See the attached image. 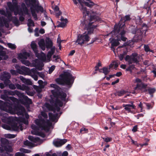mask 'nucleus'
Returning <instances> with one entry per match:
<instances>
[{
	"label": "nucleus",
	"instance_id": "f257e3e1",
	"mask_svg": "<svg viewBox=\"0 0 156 156\" xmlns=\"http://www.w3.org/2000/svg\"><path fill=\"white\" fill-rule=\"evenodd\" d=\"M50 87L54 89L51 90L52 94L51 95V99H50L51 105L46 103L42 108L44 111L51 110L53 112V114L51 113L49 114V118L51 121L56 122L60 115L59 113L60 107L63 105L62 102L59 100V99L62 101H65L66 94L63 92L60 91L59 87L56 84H51Z\"/></svg>",
	"mask_w": 156,
	"mask_h": 156
},
{
	"label": "nucleus",
	"instance_id": "f03ea898",
	"mask_svg": "<svg viewBox=\"0 0 156 156\" xmlns=\"http://www.w3.org/2000/svg\"><path fill=\"white\" fill-rule=\"evenodd\" d=\"M90 14V19H84L82 23L84 27L86 29L87 31L82 34H78L76 41L77 44L82 46L88 43L90 39L89 34L93 32L94 29L96 27L92 24L98 21L99 19L98 15L96 13V12L92 11H91Z\"/></svg>",
	"mask_w": 156,
	"mask_h": 156
},
{
	"label": "nucleus",
	"instance_id": "7ed1b4c3",
	"mask_svg": "<svg viewBox=\"0 0 156 156\" xmlns=\"http://www.w3.org/2000/svg\"><path fill=\"white\" fill-rule=\"evenodd\" d=\"M41 114L44 119L41 118L35 120V123L37 126L34 124H32L31 128L33 130L31 131V133L33 134L39 135L44 137V135L43 133H40L39 129H41V130H48L52 126V123L50 121L46 119L48 118V115L45 112H42Z\"/></svg>",
	"mask_w": 156,
	"mask_h": 156
},
{
	"label": "nucleus",
	"instance_id": "20e7f679",
	"mask_svg": "<svg viewBox=\"0 0 156 156\" xmlns=\"http://www.w3.org/2000/svg\"><path fill=\"white\" fill-rule=\"evenodd\" d=\"M17 110L14 113L16 112H18V114L22 115L23 117L22 118L20 117L19 120L21 122L16 123L14 122L12 123L11 126H9L7 124H3L2 125V127L7 130H13L15 131H18L20 129L21 130H23L22 123H23L26 124H28V122L27 119L29 118V115L26 113L24 108L22 106L17 107Z\"/></svg>",
	"mask_w": 156,
	"mask_h": 156
},
{
	"label": "nucleus",
	"instance_id": "39448f33",
	"mask_svg": "<svg viewBox=\"0 0 156 156\" xmlns=\"http://www.w3.org/2000/svg\"><path fill=\"white\" fill-rule=\"evenodd\" d=\"M121 25L122 24H120V22L118 25L115 24L114 27V30L111 32L112 35L113 34L117 35L118 34V35L116 36V39H112L111 40V42L112 43L111 46H112L116 47L119 44V41L122 40L125 41L127 40V38L124 36L126 33L125 31L124 30L125 24H123L122 26Z\"/></svg>",
	"mask_w": 156,
	"mask_h": 156
},
{
	"label": "nucleus",
	"instance_id": "423d86ee",
	"mask_svg": "<svg viewBox=\"0 0 156 156\" xmlns=\"http://www.w3.org/2000/svg\"><path fill=\"white\" fill-rule=\"evenodd\" d=\"M7 5L10 12L6 9V12L3 10H0V14L4 15L7 17L8 19H11L12 17V12H14V15H17L18 14L19 15L22 14L23 12L21 10H19V6L18 5L16 2L12 3L11 2H8Z\"/></svg>",
	"mask_w": 156,
	"mask_h": 156
},
{
	"label": "nucleus",
	"instance_id": "0eeeda50",
	"mask_svg": "<svg viewBox=\"0 0 156 156\" xmlns=\"http://www.w3.org/2000/svg\"><path fill=\"white\" fill-rule=\"evenodd\" d=\"M74 79L72 75L67 72H64L60 75L59 78L55 80V81L58 84L70 85L73 82Z\"/></svg>",
	"mask_w": 156,
	"mask_h": 156
},
{
	"label": "nucleus",
	"instance_id": "6e6552de",
	"mask_svg": "<svg viewBox=\"0 0 156 156\" xmlns=\"http://www.w3.org/2000/svg\"><path fill=\"white\" fill-rule=\"evenodd\" d=\"M16 105L8 102H4L0 100V109L11 114H14L17 110Z\"/></svg>",
	"mask_w": 156,
	"mask_h": 156
},
{
	"label": "nucleus",
	"instance_id": "1a4fd4ad",
	"mask_svg": "<svg viewBox=\"0 0 156 156\" xmlns=\"http://www.w3.org/2000/svg\"><path fill=\"white\" fill-rule=\"evenodd\" d=\"M31 2L34 4H35V5H32L30 9L32 16L35 20H37V16L36 12L38 13L40 11L43 12H44V9L42 6L39 5L40 3L38 0H31Z\"/></svg>",
	"mask_w": 156,
	"mask_h": 156
},
{
	"label": "nucleus",
	"instance_id": "9d476101",
	"mask_svg": "<svg viewBox=\"0 0 156 156\" xmlns=\"http://www.w3.org/2000/svg\"><path fill=\"white\" fill-rule=\"evenodd\" d=\"M78 1L80 5V9L83 13V17H85L86 18V17H88L89 12L87 10L86 8L83 6V4H84L86 6L89 7H91L94 5V3L91 1L87 2H85L84 0H78Z\"/></svg>",
	"mask_w": 156,
	"mask_h": 156
},
{
	"label": "nucleus",
	"instance_id": "9b49d317",
	"mask_svg": "<svg viewBox=\"0 0 156 156\" xmlns=\"http://www.w3.org/2000/svg\"><path fill=\"white\" fill-rule=\"evenodd\" d=\"M35 68H33L31 70L24 66H22L19 69H17V72L20 74L27 75L31 76L34 80L37 81V79L36 76L33 75L34 72H35Z\"/></svg>",
	"mask_w": 156,
	"mask_h": 156
},
{
	"label": "nucleus",
	"instance_id": "f8f14e48",
	"mask_svg": "<svg viewBox=\"0 0 156 156\" xmlns=\"http://www.w3.org/2000/svg\"><path fill=\"white\" fill-rule=\"evenodd\" d=\"M141 58L142 57L140 55L134 53L130 55H127L125 58V60L129 64L133 63L137 64Z\"/></svg>",
	"mask_w": 156,
	"mask_h": 156
},
{
	"label": "nucleus",
	"instance_id": "ddd939ff",
	"mask_svg": "<svg viewBox=\"0 0 156 156\" xmlns=\"http://www.w3.org/2000/svg\"><path fill=\"white\" fill-rule=\"evenodd\" d=\"M44 64L42 62L40 61L39 59H36L35 60L34 63V66L35 67L36 69L35 68V72H34V75L36 76L37 80H38V77L37 75H38L40 77L42 78H43L44 77V74L42 73H40L38 72L37 69L41 70L42 69V67L43 66Z\"/></svg>",
	"mask_w": 156,
	"mask_h": 156
},
{
	"label": "nucleus",
	"instance_id": "4468645a",
	"mask_svg": "<svg viewBox=\"0 0 156 156\" xmlns=\"http://www.w3.org/2000/svg\"><path fill=\"white\" fill-rule=\"evenodd\" d=\"M11 19H5L2 17L1 18L0 17V26H2L4 25L7 27L8 28L9 27V23L10 21H12L13 23L17 26L20 25L19 22L17 18L16 17H12Z\"/></svg>",
	"mask_w": 156,
	"mask_h": 156
},
{
	"label": "nucleus",
	"instance_id": "2eb2a0df",
	"mask_svg": "<svg viewBox=\"0 0 156 156\" xmlns=\"http://www.w3.org/2000/svg\"><path fill=\"white\" fill-rule=\"evenodd\" d=\"M50 48H51V50L48 53L47 56V58H46L45 54L42 52H41L40 59L43 62H49L52 55L54 53L55 50V47L52 46Z\"/></svg>",
	"mask_w": 156,
	"mask_h": 156
},
{
	"label": "nucleus",
	"instance_id": "dca6fc26",
	"mask_svg": "<svg viewBox=\"0 0 156 156\" xmlns=\"http://www.w3.org/2000/svg\"><path fill=\"white\" fill-rule=\"evenodd\" d=\"M30 56V55L29 53L24 52L22 53L19 54L18 56V58L19 59H21V62L23 64L26 66H29L30 65V63L29 61L26 60V59Z\"/></svg>",
	"mask_w": 156,
	"mask_h": 156
},
{
	"label": "nucleus",
	"instance_id": "f3484780",
	"mask_svg": "<svg viewBox=\"0 0 156 156\" xmlns=\"http://www.w3.org/2000/svg\"><path fill=\"white\" fill-rule=\"evenodd\" d=\"M17 95L19 97L20 100L21 101L24 100L25 102H23V104H25L27 103V104L29 105L32 103V102L31 99L28 98V97L24 95V93H18Z\"/></svg>",
	"mask_w": 156,
	"mask_h": 156
},
{
	"label": "nucleus",
	"instance_id": "a211bd4d",
	"mask_svg": "<svg viewBox=\"0 0 156 156\" xmlns=\"http://www.w3.org/2000/svg\"><path fill=\"white\" fill-rule=\"evenodd\" d=\"M11 77L10 74L6 72H4L1 75L0 79L4 81L5 84H8L11 83L9 79Z\"/></svg>",
	"mask_w": 156,
	"mask_h": 156
},
{
	"label": "nucleus",
	"instance_id": "6ab92c4d",
	"mask_svg": "<svg viewBox=\"0 0 156 156\" xmlns=\"http://www.w3.org/2000/svg\"><path fill=\"white\" fill-rule=\"evenodd\" d=\"M147 30V26L144 24L142 27V28L137 30L136 32V34L138 37V39L140 40L141 38V36H145L146 31Z\"/></svg>",
	"mask_w": 156,
	"mask_h": 156
},
{
	"label": "nucleus",
	"instance_id": "aec40b11",
	"mask_svg": "<svg viewBox=\"0 0 156 156\" xmlns=\"http://www.w3.org/2000/svg\"><path fill=\"white\" fill-rule=\"evenodd\" d=\"M1 115L2 116V120L3 122L10 124L13 122V118L12 116H8V114L6 113L2 112Z\"/></svg>",
	"mask_w": 156,
	"mask_h": 156
},
{
	"label": "nucleus",
	"instance_id": "412c9836",
	"mask_svg": "<svg viewBox=\"0 0 156 156\" xmlns=\"http://www.w3.org/2000/svg\"><path fill=\"white\" fill-rule=\"evenodd\" d=\"M1 98L5 101H9L10 99L15 103H17L19 102L18 99L16 98L13 97H9L8 96L7 94H4L1 95Z\"/></svg>",
	"mask_w": 156,
	"mask_h": 156
},
{
	"label": "nucleus",
	"instance_id": "4be33fe9",
	"mask_svg": "<svg viewBox=\"0 0 156 156\" xmlns=\"http://www.w3.org/2000/svg\"><path fill=\"white\" fill-rule=\"evenodd\" d=\"M67 141V140L66 139L62 140L57 139L53 141V143L55 146L59 147L65 144Z\"/></svg>",
	"mask_w": 156,
	"mask_h": 156
},
{
	"label": "nucleus",
	"instance_id": "5701e85b",
	"mask_svg": "<svg viewBox=\"0 0 156 156\" xmlns=\"http://www.w3.org/2000/svg\"><path fill=\"white\" fill-rule=\"evenodd\" d=\"M131 104H123L122 106L123 107H124V109L126 111H127L128 112H132L131 111V109H135V106L133 104L132 102H131Z\"/></svg>",
	"mask_w": 156,
	"mask_h": 156
},
{
	"label": "nucleus",
	"instance_id": "b1692460",
	"mask_svg": "<svg viewBox=\"0 0 156 156\" xmlns=\"http://www.w3.org/2000/svg\"><path fill=\"white\" fill-rule=\"evenodd\" d=\"M31 46L34 52L35 55L38 58H40L41 55L37 53V45L34 41H32L31 43Z\"/></svg>",
	"mask_w": 156,
	"mask_h": 156
},
{
	"label": "nucleus",
	"instance_id": "393cba45",
	"mask_svg": "<svg viewBox=\"0 0 156 156\" xmlns=\"http://www.w3.org/2000/svg\"><path fill=\"white\" fill-rule=\"evenodd\" d=\"M20 78L23 83L26 84L32 85V81L29 79H26L22 76H20Z\"/></svg>",
	"mask_w": 156,
	"mask_h": 156
},
{
	"label": "nucleus",
	"instance_id": "a878e982",
	"mask_svg": "<svg viewBox=\"0 0 156 156\" xmlns=\"http://www.w3.org/2000/svg\"><path fill=\"white\" fill-rule=\"evenodd\" d=\"M16 88L19 90H27L29 89V87L26 86L24 84H23L22 85L17 83L16 84Z\"/></svg>",
	"mask_w": 156,
	"mask_h": 156
},
{
	"label": "nucleus",
	"instance_id": "bb28decb",
	"mask_svg": "<svg viewBox=\"0 0 156 156\" xmlns=\"http://www.w3.org/2000/svg\"><path fill=\"white\" fill-rule=\"evenodd\" d=\"M3 91L4 94H7L8 95L14 96L16 94L17 95V94L18 93H20L17 90L12 91L11 90H4Z\"/></svg>",
	"mask_w": 156,
	"mask_h": 156
},
{
	"label": "nucleus",
	"instance_id": "cd10ccee",
	"mask_svg": "<svg viewBox=\"0 0 156 156\" xmlns=\"http://www.w3.org/2000/svg\"><path fill=\"white\" fill-rule=\"evenodd\" d=\"M1 142V146L5 147L9 144V141L5 138H1L0 140Z\"/></svg>",
	"mask_w": 156,
	"mask_h": 156
},
{
	"label": "nucleus",
	"instance_id": "c85d7f7f",
	"mask_svg": "<svg viewBox=\"0 0 156 156\" xmlns=\"http://www.w3.org/2000/svg\"><path fill=\"white\" fill-rule=\"evenodd\" d=\"M61 22L59 23L57 26L58 27H63L66 25L67 22V20L66 19H64L62 17H61Z\"/></svg>",
	"mask_w": 156,
	"mask_h": 156
},
{
	"label": "nucleus",
	"instance_id": "c756f323",
	"mask_svg": "<svg viewBox=\"0 0 156 156\" xmlns=\"http://www.w3.org/2000/svg\"><path fill=\"white\" fill-rule=\"evenodd\" d=\"M38 44L40 48L43 50H44L45 49V44L44 41L42 39L38 42Z\"/></svg>",
	"mask_w": 156,
	"mask_h": 156
},
{
	"label": "nucleus",
	"instance_id": "7c9ffc66",
	"mask_svg": "<svg viewBox=\"0 0 156 156\" xmlns=\"http://www.w3.org/2000/svg\"><path fill=\"white\" fill-rule=\"evenodd\" d=\"M113 64H111L109 66V68L104 67L102 69L103 73L105 75L107 74L110 72V69L113 66Z\"/></svg>",
	"mask_w": 156,
	"mask_h": 156
},
{
	"label": "nucleus",
	"instance_id": "2f4dec72",
	"mask_svg": "<svg viewBox=\"0 0 156 156\" xmlns=\"http://www.w3.org/2000/svg\"><path fill=\"white\" fill-rule=\"evenodd\" d=\"M45 45L47 48H49L52 47V44L51 41L49 39H47L45 41Z\"/></svg>",
	"mask_w": 156,
	"mask_h": 156
},
{
	"label": "nucleus",
	"instance_id": "473e14b6",
	"mask_svg": "<svg viewBox=\"0 0 156 156\" xmlns=\"http://www.w3.org/2000/svg\"><path fill=\"white\" fill-rule=\"evenodd\" d=\"M54 10L55 12L56 16L58 17L62 14V12L59 11V7L57 6H55V7Z\"/></svg>",
	"mask_w": 156,
	"mask_h": 156
},
{
	"label": "nucleus",
	"instance_id": "72a5a7b5",
	"mask_svg": "<svg viewBox=\"0 0 156 156\" xmlns=\"http://www.w3.org/2000/svg\"><path fill=\"white\" fill-rule=\"evenodd\" d=\"M52 61L55 62H59L61 61L59 56L58 55H54L53 56Z\"/></svg>",
	"mask_w": 156,
	"mask_h": 156
},
{
	"label": "nucleus",
	"instance_id": "f704fd0d",
	"mask_svg": "<svg viewBox=\"0 0 156 156\" xmlns=\"http://www.w3.org/2000/svg\"><path fill=\"white\" fill-rule=\"evenodd\" d=\"M21 8H22L23 11L25 14L27 15L29 14L28 10L24 3H22L21 5Z\"/></svg>",
	"mask_w": 156,
	"mask_h": 156
},
{
	"label": "nucleus",
	"instance_id": "c9c22d12",
	"mask_svg": "<svg viewBox=\"0 0 156 156\" xmlns=\"http://www.w3.org/2000/svg\"><path fill=\"white\" fill-rule=\"evenodd\" d=\"M147 85L144 84V83H141L140 84H137L136 85V87H135V89H136L137 88H139L141 89L142 88L145 89L147 87Z\"/></svg>",
	"mask_w": 156,
	"mask_h": 156
},
{
	"label": "nucleus",
	"instance_id": "e433bc0d",
	"mask_svg": "<svg viewBox=\"0 0 156 156\" xmlns=\"http://www.w3.org/2000/svg\"><path fill=\"white\" fill-rule=\"evenodd\" d=\"M24 144L26 146H28L29 148H31L33 147V144L27 140L24 142Z\"/></svg>",
	"mask_w": 156,
	"mask_h": 156
},
{
	"label": "nucleus",
	"instance_id": "4c0bfd02",
	"mask_svg": "<svg viewBox=\"0 0 156 156\" xmlns=\"http://www.w3.org/2000/svg\"><path fill=\"white\" fill-rule=\"evenodd\" d=\"M16 136V135L12 134H4V136L8 138H15Z\"/></svg>",
	"mask_w": 156,
	"mask_h": 156
},
{
	"label": "nucleus",
	"instance_id": "58836bf2",
	"mask_svg": "<svg viewBox=\"0 0 156 156\" xmlns=\"http://www.w3.org/2000/svg\"><path fill=\"white\" fill-rule=\"evenodd\" d=\"M4 150L8 152H11L12 151V147L9 145L4 147Z\"/></svg>",
	"mask_w": 156,
	"mask_h": 156
},
{
	"label": "nucleus",
	"instance_id": "ea45409f",
	"mask_svg": "<svg viewBox=\"0 0 156 156\" xmlns=\"http://www.w3.org/2000/svg\"><path fill=\"white\" fill-rule=\"evenodd\" d=\"M28 23L27 24V25L29 27L34 26V23L33 21L31 19H29L28 20Z\"/></svg>",
	"mask_w": 156,
	"mask_h": 156
},
{
	"label": "nucleus",
	"instance_id": "a19ab883",
	"mask_svg": "<svg viewBox=\"0 0 156 156\" xmlns=\"http://www.w3.org/2000/svg\"><path fill=\"white\" fill-rule=\"evenodd\" d=\"M7 45L8 47L12 49H15L16 48V46L14 44L11 43H8Z\"/></svg>",
	"mask_w": 156,
	"mask_h": 156
},
{
	"label": "nucleus",
	"instance_id": "79ce46f5",
	"mask_svg": "<svg viewBox=\"0 0 156 156\" xmlns=\"http://www.w3.org/2000/svg\"><path fill=\"white\" fill-rule=\"evenodd\" d=\"M28 138L29 140L34 142H36L38 140V137L34 138L32 136H29Z\"/></svg>",
	"mask_w": 156,
	"mask_h": 156
},
{
	"label": "nucleus",
	"instance_id": "37998d69",
	"mask_svg": "<svg viewBox=\"0 0 156 156\" xmlns=\"http://www.w3.org/2000/svg\"><path fill=\"white\" fill-rule=\"evenodd\" d=\"M6 85H8L10 89L12 90H14L16 89V84L14 85L12 83H9L8 84H5Z\"/></svg>",
	"mask_w": 156,
	"mask_h": 156
},
{
	"label": "nucleus",
	"instance_id": "c03bdc74",
	"mask_svg": "<svg viewBox=\"0 0 156 156\" xmlns=\"http://www.w3.org/2000/svg\"><path fill=\"white\" fill-rule=\"evenodd\" d=\"M148 91L149 94H150L151 95V96L152 97L153 96V95H152V94L155 92V90L154 88H149L148 89Z\"/></svg>",
	"mask_w": 156,
	"mask_h": 156
},
{
	"label": "nucleus",
	"instance_id": "a18cd8bd",
	"mask_svg": "<svg viewBox=\"0 0 156 156\" xmlns=\"http://www.w3.org/2000/svg\"><path fill=\"white\" fill-rule=\"evenodd\" d=\"M126 93L125 91L122 90L119 91H118L116 93V95L119 96H121Z\"/></svg>",
	"mask_w": 156,
	"mask_h": 156
},
{
	"label": "nucleus",
	"instance_id": "49530a36",
	"mask_svg": "<svg viewBox=\"0 0 156 156\" xmlns=\"http://www.w3.org/2000/svg\"><path fill=\"white\" fill-rule=\"evenodd\" d=\"M144 50L146 52L150 51L153 53V51L152 50H151L149 48V46L147 45H145L144 46Z\"/></svg>",
	"mask_w": 156,
	"mask_h": 156
},
{
	"label": "nucleus",
	"instance_id": "de8ad7c7",
	"mask_svg": "<svg viewBox=\"0 0 156 156\" xmlns=\"http://www.w3.org/2000/svg\"><path fill=\"white\" fill-rule=\"evenodd\" d=\"M55 66H52L49 69L48 72L49 74H51L55 69Z\"/></svg>",
	"mask_w": 156,
	"mask_h": 156
},
{
	"label": "nucleus",
	"instance_id": "09e8293b",
	"mask_svg": "<svg viewBox=\"0 0 156 156\" xmlns=\"http://www.w3.org/2000/svg\"><path fill=\"white\" fill-rule=\"evenodd\" d=\"M33 87L38 93H40L41 92V89L37 86L34 85H33Z\"/></svg>",
	"mask_w": 156,
	"mask_h": 156
},
{
	"label": "nucleus",
	"instance_id": "8fccbe9b",
	"mask_svg": "<svg viewBox=\"0 0 156 156\" xmlns=\"http://www.w3.org/2000/svg\"><path fill=\"white\" fill-rule=\"evenodd\" d=\"M20 150L21 151L25 153H29L30 152V150L24 148H21L20 149Z\"/></svg>",
	"mask_w": 156,
	"mask_h": 156
},
{
	"label": "nucleus",
	"instance_id": "3c124183",
	"mask_svg": "<svg viewBox=\"0 0 156 156\" xmlns=\"http://www.w3.org/2000/svg\"><path fill=\"white\" fill-rule=\"evenodd\" d=\"M20 150L21 151L25 153H29L30 152V150L24 148H21L20 149Z\"/></svg>",
	"mask_w": 156,
	"mask_h": 156
},
{
	"label": "nucleus",
	"instance_id": "603ef678",
	"mask_svg": "<svg viewBox=\"0 0 156 156\" xmlns=\"http://www.w3.org/2000/svg\"><path fill=\"white\" fill-rule=\"evenodd\" d=\"M130 16L129 15L125 16L123 18V20H124L125 21H129L130 20Z\"/></svg>",
	"mask_w": 156,
	"mask_h": 156
},
{
	"label": "nucleus",
	"instance_id": "864d4df0",
	"mask_svg": "<svg viewBox=\"0 0 156 156\" xmlns=\"http://www.w3.org/2000/svg\"><path fill=\"white\" fill-rule=\"evenodd\" d=\"M30 90V88L29 87V89L27 90H26V94L30 96H33L34 95V93L32 92L29 91Z\"/></svg>",
	"mask_w": 156,
	"mask_h": 156
},
{
	"label": "nucleus",
	"instance_id": "5fc2aeb1",
	"mask_svg": "<svg viewBox=\"0 0 156 156\" xmlns=\"http://www.w3.org/2000/svg\"><path fill=\"white\" fill-rule=\"evenodd\" d=\"M88 130L87 129H86L84 128H82L80 130V132L81 133H85L87 132Z\"/></svg>",
	"mask_w": 156,
	"mask_h": 156
},
{
	"label": "nucleus",
	"instance_id": "6e6d98bb",
	"mask_svg": "<svg viewBox=\"0 0 156 156\" xmlns=\"http://www.w3.org/2000/svg\"><path fill=\"white\" fill-rule=\"evenodd\" d=\"M103 139L106 142H110L112 140V138L109 137H107L103 138Z\"/></svg>",
	"mask_w": 156,
	"mask_h": 156
},
{
	"label": "nucleus",
	"instance_id": "4d7b16f0",
	"mask_svg": "<svg viewBox=\"0 0 156 156\" xmlns=\"http://www.w3.org/2000/svg\"><path fill=\"white\" fill-rule=\"evenodd\" d=\"M15 156H24L25 155L23 153L18 152L15 154Z\"/></svg>",
	"mask_w": 156,
	"mask_h": 156
},
{
	"label": "nucleus",
	"instance_id": "13d9d810",
	"mask_svg": "<svg viewBox=\"0 0 156 156\" xmlns=\"http://www.w3.org/2000/svg\"><path fill=\"white\" fill-rule=\"evenodd\" d=\"M134 43V42L133 41H129L127 45L132 47Z\"/></svg>",
	"mask_w": 156,
	"mask_h": 156
},
{
	"label": "nucleus",
	"instance_id": "bf43d9fd",
	"mask_svg": "<svg viewBox=\"0 0 156 156\" xmlns=\"http://www.w3.org/2000/svg\"><path fill=\"white\" fill-rule=\"evenodd\" d=\"M10 72L12 75H16L17 72L15 70L11 69L10 70Z\"/></svg>",
	"mask_w": 156,
	"mask_h": 156
},
{
	"label": "nucleus",
	"instance_id": "052dcab7",
	"mask_svg": "<svg viewBox=\"0 0 156 156\" xmlns=\"http://www.w3.org/2000/svg\"><path fill=\"white\" fill-rule=\"evenodd\" d=\"M136 23L139 24L141 23V20L140 18V17H138V18L136 20Z\"/></svg>",
	"mask_w": 156,
	"mask_h": 156
},
{
	"label": "nucleus",
	"instance_id": "680f3d73",
	"mask_svg": "<svg viewBox=\"0 0 156 156\" xmlns=\"http://www.w3.org/2000/svg\"><path fill=\"white\" fill-rule=\"evenodd\" d=\"M124 55L123 54H120L119 55V58L120 60H122L124 58Z\"/></svg>",
	"mask_w": 156,
	"mask_h": 156
},
{
	"label": "nucleus",
	"instance_id": "e2e57ef3",
	"mask_svg": "<svg viewBox=\"0 0 156 156\" xmlns=\"http://www.w3.org/2000/svg\"><path fill=\"white\" fill-rule=\"evenodd\" d=\"M144 64L145 65L147 66H149L150 64V63L149 62V61L148 60H145L144 62Z\"/></svg>",
	"mask_w": 156,
	"mask_h": 156
},
{
	"label": "nucleus",
	"instance_id": "0e129e2a",
	"mask_svg": "<svg viewBox=\"0 0 156 156\" xmlns=\"http://www.w3.org/2000/svg\"><path fill=\"white\" fill-rule=\"evenodd\" d=\"M138 107H139L140 108H141L140 109V110H141L140 111L141 112H143V105H142V104L141 102H140L139 105H138Z\"/></svg>",
	"mask_w": 156,
	"mask_h": 156
},
{
	"label": "nucleus",
	"instance_id": "69168bd1",
	"mask_svg": "<svg viewBox=\"0 0 156 156\" xmlns=\"http://www.w3.org/2000/svg\"><path fill=\"white\" fill-rule=\"evenodd\" d=\"M132 130L133 132H135L137 130V126H134Z\"/></svg>",
	"mask_w": 156,
	"mask_h": 156
},
{
	"label": "nucleus",
	"instance_id": "338daca9",
	"mask_svg": "<svg viewBox=\"0 0 156 156\" xmlns=\"http://www.w3.org/2000/svg\"><path fill=\"white\" fill-rule=\"evenodd\" d=\"M68 155V153L66 151H64L62 154V156H67Z\"/></svg>",
	"mask_w": 156,
	"mask_h": 156
},
{
	"label": "nucleus",
	"instance_id": "774afa93",
	"mask_svg": "<svg viewBox=\"0 0 156 156\" xmlns=\"http://www.w3.org/2000/svg\"><path fill=\"white\" fill-rule=\"evenodd\" d=\"M46 156H57V155L55 153H54L52 154H47Z\"/></svg>",
	"mask_w": 156,
	"mask_h": 156
}]
</instances>
